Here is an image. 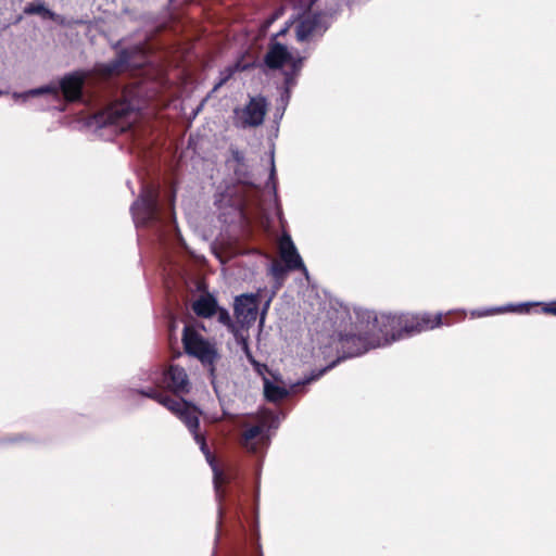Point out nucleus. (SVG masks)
I'll list each match as a JSON object with an SVG mask.
<instances>
[{"mask_svg":"<svg viewBox=\"0 0 556 556\" xmlns=\"http://www.w3.org/2000/svg\"><path fill=\"white\" fill-rule=\"evenodd\" d=\"M507 309H510V307H507ZM506 311V308H503V307H497V308H492V309H486V311H473L471 313V315L473 317H482V316H486V315H491V314H494V313H501V312H504Z\"/></svg>","mask_w":556,"mask_h":556,"instance_id":"a211bd4d","label":"nucleus"},{"mask_svg":"<svg viewBox=\"0 0 556 556\" xmlns=\"http://www.w3.org/2000/svg\"><path fill=\"white\" fill-rule=\"evenodd\" d=\"M544 311H545L546 313H551V314L556 315V303H552V304H549L548 306H546V307L544 308Z\"/></svg>","mask_w":556,"mask_h":556,"instance_id":"4be33fe9","label":"nucleus"},{"mask_svg":"<svg viewBox=\"0 0 556 556\" xmlns=\"http://www.w3.org/2000/svg\"><path fill=\"white\" fill-rule=\"evenodd\" d=\"M270 270L276 278H280L285 273L283 268L278 262L273 263Z\"/></svg>","mask_w":556,"mask_h":556,"instance_id":"aec40b11","label":"nucleus"},{"mask_svg":"<svg viewBox=\"0 0 556 556\" xmlns=\"http://www.w3.org/2000/svg\"><path fill=\"white\" fill-rule=\"evenodd\" d=\"M164 383L175 392L185 393L189 390V380L186 371L178 366H170L164 375Z\"/></svg>","mask_w":556,"mask_h":556,"instance_id":"ddd939ff","label":"nucleus"},{"mask_svg":"<svg viewBox=\"0 0 556 556\" xmlns=\"http://www.w3.org/2000/svg\"><path fill=\"white\" fill-rule=\"evenodd\" d=\"M276 17H277V15H275L274 17H271V18L267 22L266 27H268V26H269V24H270V23H273V21H274Z\"/></svg>","mask_w":556,"mask_h":556,"instance_id":"a878e982","label":"nucleus"},{"mask_svg":"<svg viewBox=\"0 0 556 556\" xmlns=\"http://www.w3.org/2000/svg\"><path fill=\"white\" fill-rule=\"evenodd\" d=\"M267 110V104L264 98H251L249 103L235 111V123L239 127H255L263 123Z\"/></svg>","mask_w":556,"mask_h":556,"instance_id":"39448f33","label":"nucleus"},{"mask_svg":"<svg viewBox=\"0 0 556 556\" xmlns=\"http://www.w3.org/2000/svg\"><path fill=\"white\" fill-rule=\"evenodd\" d=\"M279 254L281 261L285 263L287 269L294 270V269H301L304 275L307 277V269L303 264V261L300 256V254L296 251V248L294 247L293 241L291 240L290 236L283 235L279 240Z\"/></svg>","mask_w":556,"mask_h":556,"instance_id":"6e6552de","label":"nucleus"},{"mask_svg":"<svg viewBox=\"0 0 556 556\" xmlns=\"http://www.w3.org/2000/svg\"><path fill=\"white\" fill-rule=\"evenodd\" d=\"M192 308L198 316L207 318L216 314L217 302L211 294H203L193 302Z\"/></svg>","mask_w":556,"mask_h":556,"instance_id":"4468645a","label":"nucleus"},{"mask_svg":"<svg viewBox=\"0 0 556 556\" xmlns=\"http://www.w3.org/2000/svg\"><path fill=\"white\" fill-rule=\"evenodd\" d=\"M235 315L242 325L254 323L258 315V294H242L235 300Z\"/></svg>","mask_w":556,"mask_h":556,"instance_id":"0eeeda50","label":"nucleus"},{"mask_svg":"<svg viewBox=\"0 0 556 556\" xmlns=\"http://www.w3.org/2000/svg\"><path fill=\"white\" fill-rule=\"evenodd\" d=\"M441 319L442 314H437L435 316H431L430 314L386 316L383 326L390 328L393 332L391 339L387 338L382 345L400 340L405 336L431 330L442 324ZM380 345L381 343H377L372 344L371 348Z\"/></svg>","mask_w":556,"mask_h":556,"instance_id":"f03ea898","label":"nucleus"},{"mask_svg":"<svg viewBox=\"0 0 556 556\" xmlns=\"http://www.w3.org/2000/svg\"><path fill=\"white\" fill-rule=\"evenodd\" d=\"M269 302H270V300H267V301H266V303H265V305H264L263 312H262V314H261V320H260V321H261V324H263V323H264L265 313H266V309H267V308H268V306H269Z\"/></svg>","mask_w":556,"mask_h":556,"instance_id":"b1692460","label":"nucleus"},{"mask_svg":"<svg viewBox=\"0 0 556 556\" xmlns=\"http://www.w3.org/2000/svg\"><path fill=\"white\" fill-rule=\"evenodd\" d=\"M324 15L306 16L296 26V38L304 41L311 36L321 34L327 26L321 23Z\"/></svg>","mask_w":556,"mask_h":556,"instance_id":"9b49d317","label":"nucleus"},{"mask_svg":"<svg viewBox=\"0 0 556 556\" xmlns=\"http://www.w3.org/2000/svg\"><path fill=\"white\" fill-rule=\"evenodd\" d=\"M342 350L346 351V356H357L368 350L362 337L346 336L340 339Z\"/></svg>","mask_w":556,"mask_h":556,"instance_id":"2eb2a0df","label":"nucleus"},{"mask_svg":"<svg viewBox=\"0 0 556 556\" xmlns=\"http://www.w3.org/2000/svg\"><path fill=\"white\" fill-rule=\"evenodd\" d=\"M218 314V319L220 323H223L224 325H229L230 321H231V318L228 314V312L226 309H223V308H218L217 307V312Z\"/></svg>","mask_w":556,"mask_h":556,"instance_id":"6ab92c4d","label":"nucleus"},{"mask_svg":"<svg viewBox=\"0 0 556 556\" xmlns=\"http://www.w3.org/2000/svg\"><path fill=\"white\" fill-rule=\"evenodd\" d=\"M182 341L186 352L197 357L204 366L208 367L211 375H213L214 363L219 357L215 344L205 340L190 327H185Z\"/></svg>","mask_w":556,"mask_h":556,"instance_id":"7ed1b4c3","label":"nucleus"},{"mask_svg":"<svg viewBox=\"0 0 556 556\" xmlns=\"http://www.w3.org/2000/svg\"><path fill=\"white\" fill-rule=\"evenodd\" d=\"M87 77L84 72H76L65 76L61 81V88L64 97L70 100H76L80 96L81 87Z\"/></svg>","mask_w":556,"mask_h":556,"instance_id":"f8f14e48","label":"nucleus"},{"mask_svg":"<svg viewBox=\"0 0 556 556\" xmlns=\"http://www.w3.org/2000/svg\"><path fill=\"white\" fill-rule=\"evenodd\" d=\"M146 395L149 397L156 399V401L160 404H162L168 410L174 413L189 428V430L193 434L195 442L199 444L201 451L205 455L207 463L212 467L214 473L215 490L217 495H219V489L222 483H224L225 481V477L224 473L218 469L213 455L210 453L206 446L205 438L202 434L198 433L200 416V412L198 410V408L193 405H190L189 403L185 402L181 399L160 395L154 391L146 393Z\"/></svg>","mask_w":556,"mask_h":556,"instance_id":"f257e3e1","label":"nucleus"},{"mask_svg":"<svg viewBox=\"0 0 556 556\" xmlns=\"http://www.w3.org/2000/svg\"><path fill=\"white\" fill-rule=\"evenodd\" d=\"M50 89L49 88H45V89H36V90H31L29 92V94H39V93H42V92H49Z\"/></svg>","mask_w":556,"mask_h":556,"instance_id":"393cba45","label":"nucleus"},{"mask_svg":"<svg viewBox=\"0 0 556 556\" xmlns=\"http://www.w3.org/2000/svg\"><path fill=\"white\" fill-rule=\"evenodd\" d=\"M137 112L126 101L115 102L105 111L98 114L96 124L101 127H112L113 131H125L137 119Z\"/></svg>","mask_w":556,"mask_h":556,"instance_id":"20e7f679","label":"nucleus"},{"mask_svg":"<svg viewBox=\"0 0 556 556\" xmlns=\"http://www.w3.org/2000/svg\"><path fill=\"white\" fill-rule=\"evenodd\" d=\"M41 11H43L42 5L29 7L28 9H26L27 13H40Z\"/></svg>","mask_w":556,"mask_h":556,"instance_id":"412c9836","label":"nucleus"},{"mask_svg":"<svg viewBox=\"0 0 556 556\" xmlns=\"http://www.w3.org/2000/svg\"><path fill=\"white\" fill-rule=\"evenodd\" d=\"M134 218L137 223H147L152 219L157 211L156 195L153 190L147 191L137 200L132 207Z\"/></svg>","mask_w":556,"mask_h":556,"instance_id":"1a4fd4ad","label":"nucleus"},{"mask_svg":"<svg viewBox=\"0 0 556 556\" xmlns=\"http://www.w3.org/2000/svg\"><path fill=\"white\" fill-rule=\"evenodd\" d=\"M268 443V435L263 425L247 429L242 435V445L250 452L256 453Z\"/></svg>","mask_w":556,"mask_h":556,"instance_id":"9d476101","label":"nucleus"},{"mask_svg":"<svg viewBox=\"0 0 556 556\" xmlns=\"http://www.w3.org/2000/svg\"><path fill=\"white\" fill-rule=\"evenodd\" d=\"M252 363L254 364L255 369L257 370V372L263 375V370H265L266 367L264 365H261V364L256 363L255 361H252Z\"/></svg>","mask_w":556,"mask_h":556,"instance_id":"5701e85b","label":"nucleus"},{"mask_svg":"<svg viewBox=\"0 0 556 556\" xmlns=\"http://www.w3.org/2000/svg\"><path fill=\"white\" fill-rule=\"evenodd\" d=\"M264 394L267 400L276 402L283 399L288 394V391L286 388L270 382L267 378H264Z\"/></svg>","mask_w":556,"mask_h":556,"instance_id":"dca6fc26","label":"nucleus"},{"mask_svg":"<svg viewBox=\"0 0 556 556\" xmlns=\"http://www.w3.org/2000/svg\"><path fill=\"white\" fill-rule=\"evenodd\" d=\"M121 66L119 62H113L111 64L101 65L97 68V71L104 77L111 76L118 71Z\"/></svg>","mask_w":556,"mask_h":556,"instance_id":"f3484780","label":"nucleus"},{"mask_svg":"<svg viewBox=\"0 0 556 556\" xmlns=\"http://www.w3.org/2000/svg\"><path fill=\"white\" fill-rule=\"evenodd\" d=\"M265 63L270 68L290 66L293 71H299L302 60L291 54L285 46L273 43L265 56Z\"/></svg>","mask_w":556,"mask_h":556,"instance_id":"423d86ee","label":"nucleus"}]
</instances>
